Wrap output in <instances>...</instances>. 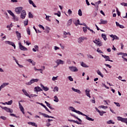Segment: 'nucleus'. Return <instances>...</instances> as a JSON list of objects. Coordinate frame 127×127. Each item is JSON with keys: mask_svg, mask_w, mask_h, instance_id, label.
I'll use <instances>...</instances> for the list:
<instances>
[{"mask_svg": "<svg viewBox=\"0 0 127 127\" xmlns=\"http://www.w3.org/2000/svg\"><path fill=\"white\" fill-rule=\"evenodd\" d=\"M38 81H39V79H32L29 82H26L25 85L27 86H30L31 84H33V83H35V82H38Z\"/></svg>", "mask_w": 127, "mask_h": 127, "instance_id": "1", "label": "nucleus"}, {"mask_svg": "<svg viewBox=\"0 0 127 127\" xmlns=\"http://www.w3.org/2000/svg\"><path fill=\"white\" fill-rule=\"evenodd\" d=\"M0 108H1L2 110H4L7 113H13V110L12 109H10L6 107H2L0 106Z\"/></svg>", "mask_w": 127, "mask_h": 127, "instance_id": "2", "label": "nucleus"}, {"mask_svg": "<svg viewBox=\"0 0 127 127\" xmlns=\"http://www.w3.org/2000/svg\"><path fill=\"white\" fill-rule=\"evenodd\" d=\"M69 108L70 109V110L72 112H74V113H76V114H78V115H83V113L80 112L79 111L76 110L75 108L73 107H69Z\"/></svg>", "mask_w": 127, "mask_h": 127, "instance_id": "3", "label": "nucleus"}, {"mask_svg": "<svg viewBox=\"0 0 127 127\" xmlns=\"http://www.w3.org/2000/svg\"><path fill=\"white\" fill-rule=\"evenodd\" d=\"M7 12H8L9 14H10V15H11V16H12L13 19L14 20H18V18L16 17V16H15V15H14V14L13 13V12H12V11H11V10H7Z\"/></svg>", "mask_w": 127, "mask_h": 127, "instance_id": "4", "label": "nucleus"}, {"mask_svg": "<svg viewBox=\"0 0 127 127\" xmlns=\"http://www.w3.org/2000/svg\"><path fill=\"white\" fill-rule=\"evenodd\" d=\"M39 115H42V116H43V117H44V118H48L49 119H55V118L52 117V116H50L45 113H42L41 112H39Z\"/></svg>", "mask_w": 127, "mask_h": 127, "instance_id": "5", "label": "nucleus"}, {"mask_svg": "<svg viewBox=\"0 0 127 127\" xmlns=\"http://www.w3.org/2000/svg\"><path fill=\"white\" fill-rule=\"evenodd\" d=\"M69 69L71 72H78V70L76 66H69Z\"/></svg>", "mask_w": 127, "mask_h": 127, "instance_id": "6", "label": "nucleus"}, {"mask_svg": "<svg viewBox=\"0 0 127 127\" xmlns=\"http://www.w3.org/2000/svg\"><path fill=\"white\" fill-rule=\"evenodd\" d=\"M15 11L17 14H20V12L22 11V7H18L15 9Z\"/></svg>", "mask_w": 127, "mask_h": 127, "instance_id": "7", "label": "nucleus"}, {"mask_svg": "<svg viewBox=\"0 0 127 127\" xmlns=\"http://www.w3.org/2000/svg\"><path fill=\"white\" fill-rule=\"evenodd\" d=\"M18 44L20 50H22L23 51H27V48L21 45V43L19 42Z\"/></svg>", "mask_w": 127, "mask_h": 127, "instance_id": "8", "label": "nucleus"}, {"mask_svg": "<svg viewBox=\"0 0 127 127\" xmlns=\"http://www.w3.org/2000/svg\"><path fill=\"white\" fill-rule=\"evenodd\" d=\"M87 39H88V38L85 37H79L78 39V43L81 44V42H83V41H84V40H87Z\"/></svg>", "mask_w": 127, "mask_h": 127, "instance_id": "9", "label": "nucleus"}, {"mask_svg": "<svg viewBox=\"0 0 127 127\" xmlns=\"http://www.w3.org/2000/svg\"><path fill=\"white\" fill-rule=\"evenodd\" d=\"M93 42L94 43H95V44L99 45V46H102L103 45V43L100 41V39H98V40H95V41H93Z\"/></svg>", "mask_w": 127, "mask_h": 127, "instance_id": "10", "label": "nucleus"}, {"mask_svg": "<svg viewBox=\"0 0 127 127\" xmlns=\"http://www.w3.org/2000/svg\"><path fill=\"white\" fill-rule=\"evenodd\" d=\"M117 120L118 121L122 122V123H125L127 122L126 121H127V118H123V117H117Z\"/></svg>", "mask_w": 127, "mask_h": 127, "instance_id": "11", "label": "nucleus"}, {"mask_svg": "<svg viewBox=\"0 0 127 127\" xmlns=\"http://www.w3.org/2000/svg\"><path fill=\"white\" fill-rule=\"evenodd\" d=\"M5 43L6 44H9V45H11V46H13V47H14V48L15 49V45L13 42L9 41H6Z\"/></svg>", "mask_w": 127, "mask_h": 127, "instance_id": "12", "label": "nucleus"}, {"mask_svg": "<svg viewBox=\"0 0 127 127\" xmlns=\"http://www.w3.org/2000/svg\"><path fill=\"white\" fill-rule=\"evenodd\" d=\"M26 15V12H25V10H23L22 12L21 13L20 17L22 19H24V18H25Z\"/></svg>", "mask_w": 127, "mask_h": 127, "instance_id": "13", "label": "nucleus"}, {"mask_svg": "<svg viewBox=\"0 0 127 127\" xmlns=\"http://www.w3.org/2000/svg\"><path fill=\"white\" fill-rule=\"evenodd\" d=\"M56 63L57 64V66H59L60 64L63 65V64H64V62L61 60H57L56 62Z\"/></svg>", "mask_w": 127, "mask_h": 127, "instance_id": "14", "label": "nucleus"}, {"mask_svg": "<svg viewBox=\"0 0 127 127\" xmlns=\"http://www.w3.org/2000/svg\"><path fill=\"white\" fill-rule=\"evenodd\" d=\"M81 116H83L85 117V119L86 120H87L88 121H91V122H94V119H92V118H91L88 117V116L84 114L83 113V115H81Z\"/></svg>", "mask_w": 127, "mask_h": 127, "instance_id": "15", "label": "nucleus"}, {"mask_svg": "<svg viewBox=\"0 0 127 127\" xmlns=\"http://www.w3.org/2000/svg\"><path fill=\"white\" fill-rule=\"evenodd\" d=\"M110 37H112V38H113L112 39V41H114L115 39L116 40H119V39H120V38H119V37L117 36L116 35H111Z\"/></svg>", "mask_w": 127, "mask_h": 127, "instance_id": "16", "label": "nucleus"}, {"mask_svg": "<svg viewBox=\"0 0 127 127\" xmlns=\"http://www.w3.org/2000/svg\"><path fill=\"white\" fill-rule=\"evenodd\" d=\"M108 24V21L105 20L103 19H100V22L99 23V24Z\"/></svg>", "mask_w": 127, "mask_h": 127, "instance_id": "17", "label": "nucleus"}, {"mask_svg": "<svg viewBox=\"0 0 127 127\" xmlns=\"http://www.w3.org/2000/svg\"><path fill=\"white\" fill-rule=\"evenodd\" d=\"M41 91H43V90L40 87H39V86H37L34 88L35 92H41Z\"/></svg>", "mask_w": 127, "mask_h": 127, "instance_id": "18", "label": "nucleus"}, {"mask_svg": "<svg viewBox=\"0 0 127 127\" xmlns=\"http://www.w3.org/2000/svg\"><path fill=\"white\" fill-rule=\"evenodd\" d=\"M85 92L86 95L87 96V97H89L90 98H91V95L90 94V92H91V90H88L87 89H86L85 90Z\"/></svg>", "mask_w": 127, "mask_h": 127, "instance_id": "19", "label": "nucleus"}, {"mask_svg": "<svg viewBox=\"0 0 127 127\" xmlns=\"http://www.w3.org/2000/svg\"><path fill=\"white\" fill-rule=\"evenodd\" d=\"M70 115L71 116V117H73V118H75V119H76V120H78V122L82 123V120L77 117H76V115L72 114L71 113H70Z\"/></svg>", "mask_w": 127, "mask_h": 127, "instance_id": "20", "label": "nucleus"}, {"mask_svg": "<svg viewBox=\"0 0 127 127\" xmlns=\"http://www.w3.org/2000/svg\"><path fill=\"white\" fill-rule=\"evenodd\" d=\"M41 88H42V89L44 90V91H47L49 90V88L48 87H47V86L45 87L42 84H41Z\"/></svg>", "mask_w": 127, "mask_h": 127, "instance_id": "21", "label": "nucleus"}, {"mask_svg": "<svg viewBox=\"0 0 127 127\" xmlns=\"http://www.w3.org/2000/svg\"><path fill=\"white\" fill-rule=\"evenodd\" d=\"M32 51L34 52H36V51H37L38 52V51H39V48H38V46L37 45H35L34 46V48H33L32 49Z\"/></svg>", "mask_w": 127, "mask_h": 127, "instance_id": "22", "label": "nucleus"}, {"mask_svg": "<svg viewBox=\"0 0 127 127\" xmlns=\"http://www.w3.org/2000/svg\"><path fill=\"white\" fill-rule=\"evenodd\" d=\"M15 33L18 40H19L20 38H21V34H20L18 31H16Z\"/></svg>", "mask_w": 127, "mask_h": 127, "instance_id": "23", "label": "nucleus"}, {"mask_svg": "<svg viewBox=\"0 0 127 127\" xmlns=\"http://www.w3.org/2000/svg\"><path fill=\"white\" fill-rule=\"evenodd\" d=\"M71 90L73 91V92H75L76 93H77L78 94H81V92L79 89H76L74 88V87L71 88Z\"/></svg>", "mask_w": 127, "mask_h": 127, "instance_id": "24", "label": "nucleus"}, {"mask_svg": "<svg viewBox=\"0 0 127 127\" xmlns=\"http://www.w3.org/2000/svg\"><path fill=\"white\" fill-rule=\"evenodd\" d=\"M81 66L84 67V68H89V66L86 65V64L83 62L81 63Z\"/></svg>", "mask_w": 127, "mask_h": 127, "instance_id": "25", "label": "nucleus"}, {"mask_svg": "<svg viewBox=\"0 0 127 127\" xmlns=\"http://www.w3.org/2000/svg\"><path fill=\"white\" fill-rule=\"evenodd\" d=\"M68 34H69V35H71V33H70V32H64V38H67V36L66 35H68Z\"/></svg>", "mask_w": 127, "mask_h": 127, "instance_id": "26", "label": "nucleus"}, {"mask_svg": "<svg viewBox=\"0 0 127 127\" xmlns=\"http://www.w3.org/2000/svg\"><path fill=\"white\" fill-rule=\"evenodd\" d=\"M101 37L102 38H103L104 40H105V41H107L108 38H107V35H106V34H101Z\"/></svg>", "mask_w": 127, "mask_h": 127, "instance_id": "27", "label": "nucleus"}, {"mask_svg": "<svg viewBox=\"0 0 127 127\" xmlns=\"http://www.w3.org/2000/svg\"><path fill=\"white\" fill-rule=\"evenodd\" d=\"M29 125H31V126H32L33 127H37V125L34 122H30L29 123Z\"/></svg>", "mask_w": 127, "mask_h": 127, "instance_id": "28", "label": "nucleus"}, {"mask_svg": "<svg viewBox=\"0 0 127 127\" xmlns=\"http://www.w3.org/2000/svg\"><path fill=\"white\" fill-rule=\"evenodd\" d=\"M72 24V19H69L67 23V26H70Z\"/></svg>", "mask_w": 127, "mask_h": 127, "instance_id": "29", "label": "nucleus"}, {"mask_svg": "<svg viewBox=\"0 0 127 127\" xmlns=\"http://www.w3.org/2000/svg\"><path fill=\"white\" fill-rule=\"evenodd\" d=\"M97 74H98L99 75V76H101V77H102V78H104V75H103V74H102V73L101 72L100 70H98L97 71Z\"/></svg>", "mask_w": 127, "mask_h": 127, "instance_id": "30", "label": "nucleus"}, {"mask_svg": "<svg viewBox=\"0 0 127 127\" xmlns=\"http://www.w3.org/2000/svg\"><path fill=\"white\" fill-rule=\"evenodd\" d=\"M22 91L23 93H24V95H25V96H26L27 97V96H29V94H28V93H27V92H26V90H24V89H23L22 90Z\"/></svg>", "mask_w": 127, "mask_h": 127, "instance_id": "31", "label": "nucleus"}, {"mask_svg": "<svg viewBox=\"0 0 127 127\" xmlns=\"http://www.w3.org/2000/svg\"><path fill=\"white\" fill-rule=\"evenodd\" d=\"M54 98L55 99L54 100V102H56V103H58L59 102V99H58V97H57V96H55Z\"/></svg>", "mask_w": 127, "mask_h": 127, "instance_id": "32", "label": "nucleus"}, {"mask_svg": "<svg viewBox=\"0 0 127 127\" xmlns=\"http://www.w3.org/2000/svg\"><path fill=\"white\" fill-rule=\"evenodd\" d=\"M7 85H8V83H3L0 87L2 89V88H4V87L7 86Z\"/></svg>", "mask_w": 127, "mask_h": 127, "instance_id": "33", "label": "nucleus"}, {"mask_svg": "<svg viewBox=\"0 0 127 127\" xmlns=\"http://www.w3.org/2000/svg\"><path fill=\"white\" fill-rule=\"evenodd\" d=\"M107 124H108V125H111V124H112V125H115V122H113L112 120H109L107 122Z\"/></svg>", "mask_w": 127, "mask_h": 127, "instance_id": "34", "label": "nucleus"}, {"mask_svg": "<svg viewBox=\"0 0 127 127\" xmlns=\"http://www.w3.org/2000/svg\"><path fill=\"white\" fill-rule=\"evenodd\" d=\"M19 109L21 111V112H22V114L23 115H24L25 113H24V108H23V107L21 106L20 107H19Z\"/></svg>", "mask_w": 127, "mask_h": 127, "instance_id": "35", "label": "nucleus"}, {"mask_svg": "<svg viewBox=\"0 0 127 127\" xmlns=\"http://www.w3.org/2000/svg\"><path fill=\"white\" fill-rule=\"evenodd\" d=\"M55 15H57L59 16V17H60L61 16V12H60V11H58V13H55Z\"/></svg>", "mask_w": 127, "mask_h": 127, "instance_id": "36", "label": "nucleus"}, {"mask_svg": "<svg viewBox=\"0 0 127 127\" xmlns=\"http://www.w3.org/2000/svg\"><path fill=\"white\" fill-rule=\"evenodd\" d=\"M46 16V20H48V21H51V20H50V19H49V17H51L50 16H47V15H46V14H45Z\"/></svg>", "mask_w": 127, "mask_h": 127, "instance_id": "37", "label": "nucleus"}, {"mask_svg": "<svg viewBox=\"0 0 127 127\" xmlns=\"http://www.w3.org/2000/svg\"><path fill=\"white\" fill-rule=\"evenodd\" d=\"M59 90V88H58V87L56 86L55 87H54L53 91L54 92H58Z\"/></svg>", "mask_w": 127, "mask_h": 127, "instance_id": "38", "label": "nucleus"}, {"mask_svg": "<svg viewBox=\"0 0 127 127\" xmlns=\"http://www.w3.org/2000/svg\"><path fill=\"white\" fill-rule=\"evenodd\" d=\"M78 15H79V16H82V10H81L80 9H79L78 10Z\"/></svg>", "mask_w": 127, "mask_h": 127, "instance_id": "39", "label": "nucleus"}, {"mask_svg": "<svg viewBox=\"0 0 127 127\" xmlns=\"http://www.w3.org/2000/svg\"><path fill=\"white\" fill-rule=\"evenodd\" d=\"M0 119H1V120H3V121H6L7 118L4 116H0Z\"/></svg>", "mask_w": 127, "mask_h": 127, "instance_id": "40", "label": "nucleus"}, {"mask_svg": "<svg viewBox=\"0 0 127 127\" xmlns=\"http://www.w3.org/2000/svg\"><path fill=\"white\" fill-rule=\"evenodd\" d=\"M99 108H101V109H104L105 110H106V109H108L107 106H105L103 105L99 106Z\"/></svg>", "mask_w": 127, "mask_h": 127, "instance_id": "41", "label": "nucleus"}, {"mask_svg": "<svg viewBox=\"0 0 127 127\" xmlns=\"http://www.w3.org/2000/svg\"><path fill=\"white\" fill-rule=\"evenodd\" d=\"M67 13L68 14V15H71L72 14V10L69 9L67 11Z\"/></svg>", "mask_w": 127, "mask_h": 127, "instance_id": "42", "label": "nucleus"}, {"mask_svg": "<svg viewBox=\"0 0 127 127\" xmlns=\"http://www.w3.org/2000/svg\"><path fill=\"white\" fill-rule=\"evenodd\" d=\"M29 18H33V15L31 14V12H29Z\"/></svg>", "mask_w": 127, "mask_h": 127, "instance_id": "43", "label": "nucleus"}, {"mask_svg": "<svg viewBox=\"0 0 127 127\" xmlns=\"http://www.w3.org/2000/svg\"><path fill=\"white\" fill-rule=\"evenodd\" d=\"M50 30V28L48 27H46V31L47 32V33H49V31Z\"/></svg>", "mask_w": 127, "mask_h": 127, "instance_id": "44", "label": "nucleus"}, {"mask_svg": "<svg viewBox=\"0 0 127 127\" xmlns=\"http://www.w3.org/2000/svg\"><path fill=\"white\" fill-rule=\"evenodd\" d=\"M68 80H69L70 82H73V81H74V79H73V78H72V76H68Z\"/></svg>", "mask_w": 127, "mask_h": 127, "instance_id": "45", "label": "nucleus"}, {"mask_svg": "<svg viewBox=\"0 0 127 127\" xmlns=\"http://www.w3.org/2000/svg\"><path fill=\"white\" fill-rule=\"evenodd\" d=\"M5 104H6V105H11V104H12V100H10L8 102H5Z\"/></svg>", "mask_w": 127, "mask_h": 127, "instance_id": "46", "label": "nucleus"}, {"mask_svg": "<svg viewBox=\"0 0 127 127\" xmlns=\"http://www.w3.org/2000/svg\"><path fill=\"white\" fill-rule=\"evenodd\" d=\"M88 58H90V59H94V57L92 56L91 55H87Z\"/></svg>", "mask_w": 127, "mask_h": 127, "instance_id": "47", "label": "nucleus"}, {"mask_svg": "<svg viewBox=\"0 0 127 127\" xmlns=\"http://www.w3.org/2000/svg\"><path fill=\"white\" fill-rule=\"evenodd\" d=\"M97 52H98L99 53H102V54H104V52H102V51H101V50H100L99 48H98V49H97Z\"/></svg>", "mask_w": 127, "mask_h": 127, "instance_id": "48", "label": "nucleus"}, {"mask_svg": "<svg viewBox=\"0 0 127 127\" xmlns=\"http://www.w3.org/2000/svg\"><path fill=\"white\" fill-rule=\"evenodd\" d=\"M83 32L86 33L87 32V28L86 27H83Z\"/></svg>", "mask_w": 127, "mask_h": 127, "instance_id": "49", "label": "nucleus"}, {"mask_svg": "<svg viewBox=\"0 0 127 127\" xmlns=\"http://www.w3.org/2000/svg\"><path fill=\"white\" fill-rule=\"evenodd\" d=\"M10 116H11V117H15V118H18V117L16 116V115L14 114H10Z\"/></svg>", "mask_w": 127, "mask_h": 127, "instance_id": "50", "label": "nucleus"}, {"mask_svg": "<svg viewBox=\"0 0 127 127\" xmlns=\"http://www.w3.org/2000/svg\"><path fill=\"white\" fill-rule=\"evenodd\" d=\"M73 123H74L75 124H77V125H82V124L81 123H79L78 121H73Z\"/></svg>", "mask_w": 127, "mask_h": 127, "instance_id": "51", "label": "nucleus"}, {"mask_svg": "<svg viewBox=\"0 0 127 127\" xmlns=\"http://www.w3.org/2000/svg\"><path fill=\"white\" fill-rule=\"evenodd\" d=\"M121 5H124V6H127V3L122 2L121 3Z\"/></svg>", "mask_w": 127, "mask_h": 127, "instance_id": "52", "label": "nucleus"}, {"mask_svg": "<svg viewBox=\"0 0 127 127\" xmlns=\"http://www.w3.org/2000/svg\"><path fill=\"white\" fill-rule=\"evenodd\" d=\"M24 24L25 26L27 25L28 24V20H27L26 21H24Z\"/></svg>", "mask_w": 127, "mask_h": 127, "instance_id": "53", "label": "nucleus"}, {"mask_svg": "<svg viewBox=\"0 0 127 127\" xmlns=\"http://www.w3.org/2000/svg\"><path fill=\"white\" fill-rule=\"evenodd\" d=\"M114 104L116 105L117 107H121V105H120L119 103L114 102Z\"/></svg>", "mask_w": 127, "mask_h": 127, "instance_id": "54", "label": "nucleus"}, {"mask_svg": "<svg viewBox=\"0 0 127 127\" xmlns=\"http://www.w3.org/2000/svg\"><path fill=\"white\" fill-rule=\"evenodd\" d=\"M45 109L46 111H47V112H48L49 113L51 114V112L50 111H49V109H48V108H47V107L46 106V107H45Z\"/></svg>", "mask_w": 127, "mask_h": 127, "instance_id": "55", "label": "nucleus"}, {"mask_svg": "<svg viewBox=\"0 0 127 127\" xmlns=\"http://www.w3.org/2000/svg\"><path fill=\"white\" fill-rule=\"evenodd\" d=\"M46 126V127H50V126H51V124H50V123H49L48 121V123H47Z\"/></svg>", "mask_w": 127, "mask_h": 127, "instance_id": "56", "label": "nucleus"}, {"mask_svg": "<svg viewBox=\"0 0 127 127\" xmlns=\"http://www.w3.org/2000/svg\"><path fill=\"white\" fill-rule=\"evenodd\" d=\"M27 33L29 35H30V29L29 28H28L27 30Z\"/></svg>", "mask_w": 127, "mask_h": 127, "instance_id": "57", "label": "nucleus"}, {"mask_svg": "<svg viewBox=\"0 0 127 127\" xmlns=\"http://www.w3.org/2000/svg\"><path fill=\"white\" fill-rule=\"evenodd\" d=\"M58 77V76H57V77L53 76L52 78L53 81H55L56 80H57Z\"/></svg>", "mask_w": 127, "mask_h": 127, "instance_id": "58", "label": "nucleus"}, {"mask_svg": "<svg viewBox=\"0 0 127 127\" xmlns=\"http://www.w3.org/2000/svg\"><path fill=\"white\" fill-rule=\"evenodd\" d=\"M102 3V1L99 0V1H98L96 2H95V4H98V5H99V4H100V3Z\"/></svg>", "mask_w": 127, "mask_h": 127, "instance_id": "59", "label": "nucleus"}, {"mask_svg": "<svg viewBox=\"0 0 127 127\" xmlns=\"http://www.w3.org/2000/svg\"><path fill=\"white\" fill-rule=\"evenodd\" d=\"M98 113L100 115V116H103V115H104L103 111H99V112H98Z\"/></svg>", "mask_w": 127, "mask_h": 127, "instance_id": "60", "label": "nucleus"}, {"mask_svg": "<svg viewBox=\"0 0 127 127\" xmlns=\"http://www.w3.org/2000/svg\"><path fill=\"white\" fill-rule=\"evenodd\" d=\"M91 102L93 104H95V103H96V101H95V98L93 97V99L91 100Z\"/></svg>", "mask_w": 127, "mask_h": 127, "instance_id": "61", "label": "nucleus"}, {"mask_svg": "<svg viewBox=\"0 0 127 127\" xmlns=\"http://www.w3.org/2000/svg\"><path fill=\"white\" fill-rule=\"evenodd\" d=\"M109 60H110V57L107 56L105 59V61H109Z\"/></svg>", "mask_w": 127, "mask_h": 127, "instance_id": "62", "label": "nucleus"}, {"mask_svg": "<svg viewBox=\"0 0 127 127\" xmlns=\"http://www.w3.org/2000/svg\"><path fill=\"white\" fill-rule=\"evenodd\" d=\"M105 65L107 67H109L110 69L111 68H112V66L110 65V64H105Z\"/></svg>", "mask_w": 127, "mask_h": 127, "instance_id": "63", "label": "nucleus"}, {"mask_svg": "<svg viewBox=\"0 0 127 127\" xmlns=\"http://www.w3.org/2000/svg\"><path fill=\"white\" fill-rule=\"evenodd\" d=\"M86 4L87 5H90V2H89V1L88 0H85Z\"/></svg>", "mask_w": 127, "mask_h": 127, "instance_id": "64", "label": "nucleus"}]
</instances>
